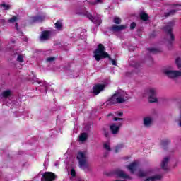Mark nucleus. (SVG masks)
I'll return each mask as SVG.
<instances>
[{"label": "nucleus", "instance_id": "a19ab883", "mask_svg": "<svg viewBox=\"0 0 181 181\" xmlns=\"http://www.w3.org/2000/svg\"><path fill=\"white\" fill-rule=\"evenodd\" d=\"M107 156H108V152H106L104 153V157L107 158Z\"/></svg>", "mask_w": 181, "mask_h": 181}, {"label": "nucleus", "instance_id": "412c9836", "mask_svg": "<svg viewBox=\"0 0 181 181\" xmlns=\"http://www.w3.org/2000/svg\"><path fill=\"white\" fill-rule=\"evenodd\" d=\"M140 18L142 21H146L149 19V16H148L145 12H141L140 13Z\"/></svg>", "mask_w": 181, "mask_h": 181}, {"label": "nucleus", "instance_id": "aec40b11", "mask_svg": "<svg viewBox=\"0 0 181 181\" xmlns=\"http://www.w3.org/2000/svg\"><path fill=\"white\" fill-rule=\"evenodd\" d=\"M144 123L145 127H151V124H152V118L147 117L144 119Z\"/></svg>", "mask_w": 181, "mask_h": 181}, {"label": "nucleus", "instance_id": "5701e85b", "mask_svg": "<svg viewBox=\"0 0 181 181\" xmlns=\"http://www.w3.org/2000/svg\"><path fill=\"white\" fill-rule=\"evenodd\" d=\"M87 134L86 133H83L79 136V141L81 142H84L87 139Z\"/></svg>", "mask_w": 181, "mask_h": 181}, {"label": "nucleus", "instance_id": "1a4fd4ad", "mask_svg": "<svg viewBox=\"0 0 181 181\" xmlns=\"http://www.w3.org/2000/svg\"><path fill=\"white\" fill-rule=\"evenodd\" d=\"M172 28H173V23H169L167 26L164 27L163 30L169 35L171 42H173L175 40V35L172 33Z\"/></svg>", "mask_w": 181, "mask_h": 181}, {"label": "nucleus", "instance_id": "a878e982", "mask_svg": "<svg viewBox=\"0 0 181 181\" xmlns=\"http://www.w3.org/2000/svg\"><path fill=\"white\" fill-rule=\"evenodd\" d=\"M113 22L116 23V25H119L121 23V18H119V17H115Z\"/></svg>", "mask_w": 181, "mask_h": 181}, {"label": "nucleus", "instance_id": "37998d69", "mask_svg": "<svg viewBox=\"0 0 181 181\" xmlns=\"http://www.w3.org/2000/svg\"><path fill=\"white\" fill-rule=\"evenodd\" d=\"M55 166H57V164H55Z\"/></svg>", "mask_w": 181, "mask_h": 181}, {"label": "nucleus", "instance_id": "4be33fe9", "mask_svg": "<svg viewBox=\"0 0 181 181\" xmlns=\"http://www.w3.org/2000/svg\"><path fill=\"white\" fill-rule=\"evenodd\" d=\"M12 92H11L10 90H5L2 93L1 97H4V98H6V97H9L11 95Z\"/></svg>", "mask_w": 181, "mask_h": 181}, {"label": "nucleus", "instance_id": "bb28decb", "mask_svg": "<svg viewBox=\"0 0 181 181\" xmlns=\"http://www.w3.org/2000/svg\"><path fill=\"white\" fill-rule=\"evenodd\" d=\"M175 63L178 67V69H181V58L178 57L175 60Z\"/></svg>", "mask_w": 181, "mask_h": 181}, {"label": "nucleus", "instance_id": "6ab92c4d", "mask_svg": "<svg viewBox=\"0 0 181 181\" xmlns=\"http://www.w3.org/2000/svg\"><path fill=\"white\" fill-rule=\"evenodd\" d=\"M160 179H162V175H156L153 177H149L146 180V181H156V180H160Z\"/></svg>", "mask_w": 181, "mask_h": 181}, {"label": "nucleus", "instance_id": "39448f33", "mask_svg": "<svg viewBox=\"0 0 181 181\" xmlns=\"http://www.w3.org/2000/svg\"><path fill=\"white\" fill-rule=\"evenodd\" d=\"M77 15H84L86 18H88L90 21L93 22L96 26H100L101 25V16L97 15L96 16L93 17L90 13L88 12H80V11H76Z\"/></svg>", "mask_w": 181, "mask_h": 181}, {"label": "nucleus", "instance_id": "4468645a", "mask_svg": "<svg viewBox=\"0 0 181 181\" xmlns=\"http://www.w3.org/2000/svg\"><path fill=\"white\" fill-rule=\"evenodd\" d=\"M124 29H127V25H113L110 28V30L115 33L117 32H121V30H124Z\"/></svg>", "mask_w": 181, "mask_h": 181}, {"label": "nucleus", "instance_id": "423d86ee", "mask_svg": "<svg viewBox=\"0 0 181 181\" xmlns=\"http://www.w3.org/2000/svg\"><path fill=\"white\" fill-rule=\"evenodd\" d=\"M28 80H30V81H33V83H37V84H39L42 88V90H40L41 93H44L45 94L47 93V87L49 86V83L43 81H39V79L35 77L33 73H32V76L28 78Z\"/></svg>", "mask_w": 181, "mask_h": 181}, {"label": "nucleus", "instance_id": "e433bc0d", "mask_svg": "<svg viewBox=\"0 0 181 181\" xmlns=\"http://www.w3.org/2000/svg\"><path fill=\"white\" fill-rule=\"evenodd\" d=\"M135 26H136V24L135 23H132L130 25V29H135Z\"/></svg>", "mask_w": 181, "mask_h": 181}, {"label": "nucleus", "instance_id": "72a5a7b5", "mask_svg": "<svg viewBox=\"0 0 181 181\" xmlns=\"http://www.w3.org/2000/svg\"><path fill=\"white\" fill-rule=\"evenodd\" d=\"M148 52H150V53H158V49H155V48H148Z\"/></svg>", "mask_w": 181, "mask_h": 181}, {"label": "nucleus", "instance_id": "6e6552de", "mask_svg": "<svg viewBox=\"0 0 181 181\" xmlns=\"http://www.w3.org/2000/svg\"><path fill=\"white\" fill-rule=\"evenodd\" d=\"M56 175L52 172H45L42 177V181H54Z\"/></svg>", "mask_w": 181, "mask_h": 181}, {"label": "nucleus", "instance_id": "f257e3e1", "mask_svg": "<svg viewBox=\"0 0 181 181\" xmlns=\"http://www.w3.org/2000/svg\"><path fill=\"white\" fill-rule=\"evenodd\" d=\"M129 100V95L122 90H117L115 93L107 101V104L112 105L114 104H122Z\"/></svg>", "mask_w": 181, "mask_h": 181}, {"label": "nucleus", "instance_id": "58836bf2", "mask_svg": "<svg viewBox=\"0 0 181 181\" xmlns=\"http://www.w3.org/2000/svg\"><path fill=\"white\" fill-rule=\"evenodd\" d=\"M49 165V160H45V163H44V166L45 168H46V166Z\"/></svg>", "mask_w": 181, "mask_h": 181}, {"label": "nucleus", "instance_id": "20e7f679", "mask_svg": "<svg viewBox=\"0 0 181 181\" xmlns=\"http://www.w3.org/2000/svg\"><path fill=\"white\" fill-rule=\"evenodd\" d=\"M76 159H78V160L79 168H81V169H83V170L87 169L88 168L87 162L88 160V156H87L86 151L78 152L76 155Z\"/></svg>", "mask_w": 181, "mask_h": 181}, {"label": "nucleus", "instance_id": "f03ea898", "mask_svg": "<svg viewBox=\"0 0 181 181\" xmlns=\"http://www.w3.org/2000/svg\"><path fill=\"white\" fill-rule=\"evenodd\" d=\"M124 115V113L122 112H117L116 113H110L107 115V117L110 118V117H112V119L114 121H119L117 123H113L110 125V131L112 134L114 135L118 134V132L119 131V128L122 126V121H124L123 118H118L117 117H122Z\"/></svg>", "mask_w": 181, "mask_h": 181}, {"label": "nucleus", "instance_id": "c9c22d12", "mask_svg": "<svg viewBox=\"0 0 181 181\" xmlns=\"http://www.w3.org/2000/svg\"><path fill=\"white\" fill-rule=\"evenodd\" d=\"M1 6L4 8L5 11H8L9 10V8H11L9 5H6L5 4H1Z\"/></svg>", "mask_w": 181, "mask_h": 181}, {"label": "nucleus", "instance_id": "7ed1b4c3", "mask_svg": "<svg viewBox=\"0 0 181 181\" xmlns=\"http://www.w3.org/2000/svg\"><path fill=\"white\" fill-rule=\"evenodd\" d=\"M105 50V48L103 44H99L98 45V48L94 52V57L95 60L97 62H100L101 59H105L108 57L109 60L112 62V64H113V66H117V61H115V59H111L108 53H107Z\"/></svg>", "mask_w": 181, "mask_h": 181}, {"label": "nucleus", "instance_id": "b1692460", "mask_svg": "<svg viewBox=\"0 0 181 181\" xmlns=\"http://www.w3.org/2000/svg\"><path fill=\"white\" fill-rule=\"evenodd\" d=\"M104 149L107 151V152H110L111 151V147H110V142H106L103 144Z\"/></svg>", "mask_w": 181, "mask_h": 181}, {"label": "nucleus", "instance_id": "7c9ffc66", "mask_svg": "<svg viewBox=\"0 0 181 181\" xmlns=\"http://www.w3.org/2000/svg\"><path fill=\"white\" fill-rule=\"evenodd\" d=\"M71 180H73V177H76V170H74V168H72L71 170Z\"/></svg>", "mask_w": 181, "mask_h": 181}, {"label": "nucleus", "instance_id": "dca6fc26", "mask_svg": "<svg viewBox=\"0 0 181 181\" xmlns=\"http://www.w3.org/2000/svg\"><path fill=\"white\" fill-rule=\"evenodd\" d=\"M152 173H153V170H149L147 172L139 170L138 173V176L139 177H145L146 176H149V175H152Z\"/></svg>", "mask_w": 181, "mask_h": 181}, {"label": "nucleus", "instance_id": "473e14b6", "mask_svg": "<svg viewBox=\"0 0 181 181\" xmlns=\"http://www.w3.org/2000/svg\"><path fill=\"white\" fill-rule=\"evenodd\" d=\"M122 148V145H119L115 148V152L117 153V152H119L121 151V148Z\"/></svg>", "mask_w": 181, "mask_h": 181}, {"label": "nucleus", "instance_id": "9d476101", "mask_svg": "<svg viewBox=\"0 0 181 181\" xmlns=\"http://www.w3.org/2000/svg\"><path fill=\"white\" fill-rule=\"evenodd\" d=\"M45 18L46 17L43 15L33 16L30 18V23H39L40 22H43Z\"/></svg>", "mask_w": 181, "mask_h": 181}, {"label": "nucleus", "instance_id": "0eeeda50", "mask_svg": "<svg viewBox=\"0 0 181 181\" xmlns=\"http://www.w3.org/2000/svg\"><path fill=\"white\" fill-rule=\"evenodd\" d=\"M147 94L148 95L149 103H156L158 101V98H156V90L155 88H149Z\"/></svg>", "mask_w": 181, "mask_h": 181}, {"label": "nucleus", "instance_id": "a211bd4d", "mask_svg": "<svg viewBox=\"0 0 181 181\" xmlns=\"http://www.w3.org/2000/svg\"><path fill=\"white\" fill-rule=\"evenodd\" d=\"M55 28L58 32L63 30V23L62 21L59 20L55 23Z\"/></svg>", "mask_w": 181, "mask_h": 181}, {"label": "nucleus", "instance_id": "f3484780", "mask_svg": "<svg viewBox=\"0 0 181 181\" xmlns=\"http://www.w3.org/2000/svg\"><path fill=\"white\" fill-rule=\"evenodd\" d=\"M168 163H169V157H165L161 163V168L163 170H168Z\"/></svg>", "mask_w": 181, "mask_h": 181}, {"label": "nucleus", "instance_id": "ddd939ff", "mask_svg": "<svg viewBox=\"0 0 181 181\" xmlns=\"http://www.w3.org/2000/svg\"><path fill=\"white\" fill-rule=\"evenodd\" d=\"M105 88V86L103 84H96L93 86V93L95 95L100 94V92L103 91Z\"/></svg>", "mask_w": 181, "mask_h": 181}, {"label": "nucleus", "instance_id": "2eb2a0df", "mask_svg": "<svg viewBox=\"0 0 181 181\" xmlns=\"http://www.w3.org/2000/svg\"><path fill=\"white\" fill-rule=\"evenodd\" d=\"M127 169L129 170V172H131V173H134L138 169V163L133 162L127 166Z\"/></svg>", "mask_w": 181, "mask_h": 181}, {"label": "nucleus", "instance_id": "ea45409f", "mask_svg": "<svg viewBox=\"0 0 181 181\" xmlns=\"http://www.w3.org/2000/svg\"><path fill=\"white\" fill-rule=\"evenodd\" d=\"M104 135L106 138H108L110 133L105 130Z\"/></svg>", "mask_w": 181, "mask_h": 181}, {"label": "nucleus", "instance_id": "393cba45", "mask_svg": "<svg viewBox=\"0 0 181 181\" xmlns=\"http://www.w3.org/2000/svg\"><path fill=\"white\" fill-rule=\"evenodd\" d=\"M23 59H25V54H19L17 57V62H19V63H23Z\"/></svg>", "mask_w": 181, "mask_h": 181}, {"label": "nucleus", "instance_id": "f704fd0d", "mask_svg": "<svg viewBox=\"0 0 181 181\" xmlns=\"http://www.w3.org/2000/svg\"><path fill=\"white\" fill-rule=\"evenodd\" d=\"M17 19H18V18L14 16V17L10 18V19L8 20V22H10V23H15V22H16V20H17Z\"/></svg>", "mask_w": 181, "mask_h": 181}, {"label": "nucleus", "instance_id": "cd10ccee", "mask_svg": "<svg viewBox=\"0 0 181 181\" xmlns=\"http://www.w3.org/2000/svg\"><path fill=\"white\" fill-rule=\"evenodd\" d=\"M54 60H56V57H50L46 59V62H47V63H53Z\"/></svg>", "mask_w": 181, "mask_h": 181}, {"label": "nucleus", "instance_id": "f8f14e48", "mask_svg": "<svg viewBox=\"0 0 181 181\" xmlns=\"http://www.w3.org/2000/svg\"><path fill=\"white\" fill-rule=\"evenodd\" d=\"M51 35L52 33H50V31H43L40 37V40H41V42H45V40H49V39H50Z\"/></svg>", "mask_w": 181, "mask_h": 181}, {"label": "nucleus", "instance_id": "c85d7f7f", "mask_svg": "<svg viewBox=\"0 0 181 181\" xmlns=\"http://www.w3.org/2000/svg\"><path fill=\"white\" fill-rule=\"evenodd\" d=\"M15 27H16V29L18 33L20 35V36H23V33L22 30H21V29H19V28L18 27V23H16Z\"/></svg>", "mask_w": 181, "mask_h": 181}, {"label": "nucleus", "instance_id": "c756f323", "mask_svg": "<svg viewBox=\"0 0 181 181\" xmlns=\"http://www.w3.org/2000/svg\"><path fill=\"white\" fill-rule=\"evenodd\" d=\"M176 13V10H171L168 13H165V16H170V15H175Z\"/></svg>", "mask_w": 181, "mask_h": 181}, {"label": "nucleus", "instance_id": "2f4dec72", "mask_svg": "<svg viewBox=\"0 0 181 181\" xmlns=\"http://www.w3.org/2000/svg\"><path fill=\"white\" fill-rule=\"evenodd\" d=\"M103 2V0H95L94 1H90V4L91 5H97V4H101Z\"/></svg>", "mask_w": 181, "mask_h": 181}, {"label": "nucleus", "instance_id": "79ce46f5", "mask_svg": "<svg viewBox=\"0 0 181 181\" xmlns=\"http://www.w3.org/2000/svg\"><path fill=\"white\" fill-rule=\"evenodd\" d=\"M12 43H15V40H11Z\"/></svg>", "mask_w": 181, "mask_h": 181}, {"label": "nucleus", "instance_id": "9b49d317", "mask_svg": "<svg viewBox=\"0 0 181 181\" xmlns=\"http://www.w3.org/2000/svg\"><path fill=\"white\" fill-rule=\"evenodd\" d=\"M115 175L117 177H121L122 179H131V177L128 175L125 172L121 170H116L115 171Z\"/></svg>", "mask_w": 181, "mask_h": 181}, {"label": "nucleus", "instance_id": "4c0bfd02", "mask_svg": "<svg viewBox=\"0 0 181 181\" xmlns=\"http://www.w3.org/2000/svg\"><path fill=\"white\" fill-rule=\"evenodd\" d=\"M168 143H169V141H163L161 144L163 146H165V145H168Z\"/></svg>", "mask_w": 181, "mask_h": 181}]
</instances>
